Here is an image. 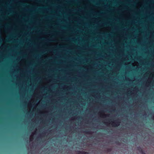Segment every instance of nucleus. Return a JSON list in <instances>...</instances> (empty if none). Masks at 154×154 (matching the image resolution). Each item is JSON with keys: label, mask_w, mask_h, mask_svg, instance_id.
<instances>
[{"label": "nucleus", "mask_w": 154, "mask_h": 154, "mask_svg": "<svg viewBox=\"0 0 154 154\" xmlns=\"http://www.w3.org/2000/svg\"><path fill=\"white\" fill-rule=\"evenodd\" d=\"M33 139V138L31 137L30 138V141H32V140Z\"/></svg>", "instance_id": "6"}, {"label": "nucleus", "mask_w": 154, "mask_h": 154, "mask_svg": "<svg viewBox=\"0 0 154 154\" xmlns=\"http://www.w3.org/2000/svg\"><path fill=\"white\" fill-rule=\"evenodd\" d=\"M152 119L154 120V116L153 117Z\"/></svg>", "instance_id": "15"}, {"label": "nucleus", "mask_w": 154, "mask_h": 154, "mask_svg": "<svg viewBox=\"0 0 154 154\" xmlns=\"http://www.w3.org/2000/svg\"><path fill=\"white\" fill-rule=\"evenodd\" d=\"M40 45V43H39V45ZM39 56H40V50H39Z\"/></svg>", "instance_id": "10"}, {"label": "nucleus", "mask_w": 154, "mask_h": 154, "mask_svg": "<svg viewBox=\"0 0 154 154\" xmlns=\"http://www.w3.org/2000/svg\"><path fill=\"white\" fill-rule=\"evenodd\" d=\"M39 99H40V96H39Z\"/></svg>", "instance_id": "20"}, {"label": "nucleus", "mask_w": 154, "mask_h": 154, "mask_svg": "<svg viewBox=\"0 0 154 154\" xmlns=\"http://www.w3.org/2000/svg\"><path fill=\"white\" fill-rule=\"evenodd\" d=\"M39 128L40 127V126H39Z\"/></svg>", "instance_id": "24"}, {"label": "nucleus", "mask_w": 154, "mask_h": 154, "mask_svg": "<svg viewBox=\"0 0 154 154\" xmlns=\"http://www.w3.org/2000/svg\"><path fill=\"white\" fill-rule=\"evenodd\" d=\"M39 110H40V107H39ZM40 115V112H39V115Z\"/></svg>", "instance_id": "11"}, {"label": "nucleus", "mask_w": 154, "mask_h": 154, "mask_svg": "<svg viewBox=\"0 0 154 154\" xmlns=\"http://www.w3.org/2000/svg\"><path fill=\"white\" fill-rule=\"evenodd\" d=\"M120 122L118 120H116L114 122H112V126L114 127H118L120 125Z\"/></svg>", "instance_id": "1"}, {"label": "nucleus", "mask_w": 154, "mask_h": 154, "mask_svg": "<svg viewBox=\"0 0 154 154\" xmlns=\"http://www.w3.org/2000/svg\"><path fill=\"white\" fill-rule=\"evenodd\" d=\"M39 110H40V107H39ZM40 115V112H39V115Z\"/></svg>", "instance_id": "12"}, {"label": "nucleus", "mask_w": 154, "mask_h": 154, "mask_svg": "<svg viewBox=\"0 0 154 154\" xmlns=\"http://www.w3.org/2000/svg\"><path fill=\"white\" fill-rule=\"evenodd\" d=\"M40 19V17H39V20ZM39 32H40V29H39Z\"/></svg>", "instance_id": "16"}, {"label": "nucleus", "mask_w": 154, "mask_h": 154, "mask_svg": "<svg viewBox=\"0 0 154 154\" xmlns=\"http://www.w3.org/2000/svg\"><path fill=\"white\" fill-rule=\"evenodd\" d=\"M39 110H40V107H39ZM40 115V112H39V115Z\"/></svg>", "instance_id": "14"}, {"label": "nucleus", "mask_w": 154, "mask_h": 154, "mask_svg": "<svg viewBox=\"0 0 154 154\" xmlns=\"http://www.w3.org/2000/svg\"><path fill=\"white\" fill-rule=\"evenodd\" d=\"M39 40H40V37H39Z\"/></svg>", "instance_id": "18"}, {"label": "nucleus", "mask_w": 154, "mask_h": 154, "mask_svg": "<svg viewBox=\"0 0 154 154\" xmlns=\"http://www.w3.org/2000/svg\"><path fill=\"white\" fill-rule=\"evenodd\" d=\"M29 113H30V111L29 112Z\"/></svg>", "instance_id": "19"}, {"label": "nucleus", "mask_w": 154, "mask_h": 154, "mask_svg": "<svg viewBox=\"0 0 154 154\" xmlns=\"http://www.w3.org/2000/svg\"><path fill=\"white\" fill-rule=\"evenodd\" d=\"M110 150L109 149H108V150H107V151H108V152H109V151H110Z\"/></svg>", "instance_id": "9"}, {"label": "nucleus", "mask_w": 154, "mask_h": 154, "mask_svg": "<svg viewBox=\"0 0 154 154\" xmlns=\"http://www.w3.org/2000/svg\"><path fill=\"white\" fill-rule=\"evenodd\" d=\"M86 134H90V131L88 130H87L85 131L84 132Z\"/></svg>", "instance_id": "4"}, {"label": "nucleus", "mask_w": 154, "mask_h": 154, "mask_svg": "<svg viewBox=\"0 0 154 154\" xmlns=\"http://www.w3.org/2000/svg\"><path fill=\"white\" fill-rule=\"evenodd\" d=\"M39 89H40V87H39Z\"/></svg>", "instance_id": "21"}, {"label": "nucleus", "mask_w": 154, "mask_h": 154, "mask_svg": "<svg viewBox=\"0 0 154 154\" xmlns=\"http://www.w3.org/2000/svg\"><path fill=\"white\" fill-rule=\"evenodd\" d=\"M42 135H40L39 134V140H40V139L41 138V136Z\"/></svg>", "instance_id": "7"}, {"label": "nucleus", "mask_w": 154, "mask_h": 154, "mask_svg": "<svg viewBox=\"0 0 154 154\" xmlns=\"http://www.w3.org/2000/svg\"><path fill=\"white\" fill-rule=\"evenodd\" d=\"M39 110H40V107H39ZM40 115V112H39V115Z\"/></svg>", "instance_id": "13"}, {"label": "nucleus", "mask_w": 154, "mask_h": 154, "mask_svg": "<svg viewBox=\"0 0 154 154\" xmlns=\"http://www.w3.org/2000/svg\"><path fill=\"white\" fill-rule=\"evenodd\" d=\"M137 150L142 154H146L142 149L139 146L137 147Z\"/></svg>", "instance_id": "2"}, {"label": "nucleus", "mask_w": 154, "mask_h": 154, "mask_svg": "<svg viewBox=\"0 0 154 154\" xmlns=\"http://www.w3.org/2000/svg\"><path fill=\"white\" fill-rule=\"evenodd\" d=\"M77 154H88V153L83 151H78L77 152Z\"/></svg>", "instance_id": "3"}, {"label": "nucleus", "mask_w": 154, "mask_h": 154, "mask_svg": "<svg viewBox=\"0 0 154 154\" xmlns=\"http://www.w3.org/2000/svg\"><path fill=\"white\" fill-rule=\"evenodd\" d=\"M39 10H40V6L39 5ZM40 11H39V12Z\"/></svg>", "instance_id": "17"}, {"label": "nucleus", "mask_w": 154, "mask_h": 154, "mask_svg": "<svg viewBox=\"0 0 154 154\" xmlns=\"http://www.w3.org/2000/svg\"><path fill=\"white\" fill-rule=\"evenodd\" d=\"M40 2V0H39V2Z\"/></svg>", "instance_id": "23"}, {"label": "nucleus", "mask_w": 154, "mask_h": 154, "mask_svg": "<svg viewBox=\"0 0 154 154\" xmlns=\"http://www.w3.org/2000/svg\"><path fill=\"white\" fill-rule=\"evenodd\" d=\"M50 140H48L46 142V143L47 144H48V143H49L50 142Z\"/></svg>", "instance_id": "5"}, {"label": "nucleus", "mask_w": 154, "mask_h": 154, "mask_svg": "<svg viewBox=\"0 0 154 154\" xmlns=\"http://www.w3.org/2000/svg\"><path fill=\"white\" fill-rule=\"evenodd\" d=\"M40 65V63H39V65ZM40 73V72L39 71V73ZM39 81H40V77L39 76ZM40 83V82L39 81V83Z\"/></svg>", "instance_id": "8"}, {"label": "nucleus", "mask_w": 154, "mask_h": 154, "mask_svg": "<svg viewBox=\"0 0 154 154\" xmlns=\"http://www.w3.org/2000/svg\"><path fill=\"white\" fill-rule=\"evenodd\" d=\"M39 116H40V115ZM39 121L40 120V119H39Z\"/></svg>", "instance_id": "22"}]
</instances>
